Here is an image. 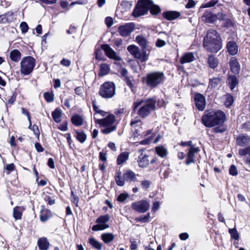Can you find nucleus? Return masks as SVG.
I'll list each match as a JSON object with an SVG mask.
<instances>
[{
    "mask_svg": "<svg viewBox=\"0 0 250 250\" xmlns=\"http://www.w3.org/2000/svg\"><path fill=\"white\" fill-rule=\"evenodd\" d=\"M141 102L134 104L133 112L132 113V119L130 125L132 127V134L130 138L131 142L138 146L140 142L141 128Z\"/></svg>",
    "mask_w": 250,
    "mask_h": 250,
    "instance_id": "1",
    "label": "nucleus"
},
{
    "mask_svg": "<svg viewBox=\"0 0 250 250\" xmlns=\"http://www.w3.org/2000/svg\"><path fill=\"white\" fill-rule=\"evenodd\" d=\"M204 48L210 52L216 53L222 48L220 34L215 30H208L203 42Z\"/></svg>",
    "mask_w": 250,
    "mask_h": 250,
    "instance_id": "2",
    "label": "nucleus"
},
{
    "mask_svg": "<svg viewBox=\"0 0 250 250\" xmlns=\"http://www.w3.org/2000/svg\"><path fill=\"white\" fill-rule=\"evenodd\" d=\"M226 120V115L224 112L206 111L202 118V123L206 127H211L223 124Z\"/></svg>",
    "mask_w": 250,
    "mask_h": 250,
    "instance_id": "3",
    "label": "nucleus"
},
{
    "mask_svg": "<svg viewBox=\"0 0 250 250\" xmlns=\"http://www.w3.org/2000/svg\"><path fill=\"white\" fill-rule=\"evenodd\" d=\"M94 120L96 124L104 127L101 130L103 133L109 134L116 129L117 126L115 124V116L113 115H109L103 119H97L95 116Z\"/></svg>",
    "mask_w": 250,
    "mask_h": 250,
    "instance_id": "4",
    "label": "nucleus"
},
{
    "mask_svg": "<svg viewBox=\"0 0 250 250\" xmlns=\"http://www.w3.org/2000/svg\"><path fill=\"white\" fill-rule=\"evenodd\" d=\"M146 81L147 86L152 88H155L164 83L165 75L162 72H152L147 74Z\"/></svg>",
    "mask_w": 250,
    "mask_h": 250,
    "instance_id": "5",
    "label": "nucleus"
},
{
    "mask_svg": "<svg viewBox=\"0 0 250 250\" xmlns=\"http://www.w3.org/2000/svg\"><path fill=\"white\" fill-rule=\"evenodd\" d=\"M36 64V60L31 56H26L23 58L21 62L20 71L21 74L28 75L30 74Z\"/></svg>",
    "mask_w": 250,
    "mask_h": 250,
    "instance_id": "6",
    "label": "nucleus"
},
{
    "mask_svg": "<svg viewBox=\"0 0 250 250\" xmlns=\"http://www.w3.org/2000/svg\"><path fill=\"white\" fill-rule=\"evenodd\" d=\"M116 86L114 83L106 82L103 83L99 91V95L104 98H112L115 94Z\"/></svg>",
    "mask_w": 250,
    "mask_h": 250,
    "instance_id": "7",
    "label": "nucleus"
},
{
    "mask_svg": "<svg viewBox=\"0 0 250 250\" xmlns=\"http://www.w3.org/2000/svg\"><path fill=\"white\" fill-rule=\"evenodd\" d=\"M110 216L108 214L101 215L96 221L97 225H94L92 228L93 231H97L105 229L109 227L108 222L110 220Z\"/></svg>",
    "mask_w": 250,
    "mask_h": 250,
    "instance_id": "8",
    "label": "nucleus"
},
{
    "mask_svg": "<svg viewBox=\"0 0 250 250\" xmlns=\"http://www.w3.org/2000/svg\"><path fill=\"white\" fill-rule=\"evenodd\" d=\"M156 100L153 99L142 101V117H146L155 109Z\"/></svg>",
    "mask_w": 250,
    "mask_h": 250,
    "instance_id": "9",
    "label": "nucleus"
},
{
    "mask_svg": "<svg viewBox=\"0 0 250 250\" xmlns=\"http://www.w3.org/2000/svg\"><path fill=\"white\" fill-rule=\"evenodd\" d=\"M152 43L147 42L145 38L142 37V62L148 59L150 51L152 49Z\"/></svg>",
    "mask_w": 250,
    "mask_h": 250,
    "instance_id": "10",
    "label": "nucleus"
},
{
    "mask_svg": "<svg viewBox=\"0 0 250 250\" xmlns=\"http://www.w3.org/2000/svg\"><path fill=\"white\" fill-rule=\"evenodd\" d=\"M134 27L135 24L132 22L126 23L118 27V32L121 36L126 37L133 31Z\"/></svg>",
    "mask_w": 250,
    "mask_h": 250,
    "instance_id": "11",
    "label": "nucleus"
},
{
    "mask_svg": "<svg viewBox=\"0 0 250 250\" xmlns=\"http://www.w3.org/2000/svg\"><path fill=\"white\" fill-rule=\"evenodd\" d=\"M102 49L104 51L105 54L109 59L115 61H120L121 60V57L108 44L103 45Z\"/></svg>",
    "mask_w": 250,
    "mask_h": 250,
    "instance_id": "12",
    "label": "nucleus"
},
{
    "mask_svg": "<svg viewBox=\"0 0 250 250\" xmlns=\"http://www.w3.org/2000/svg\"><path fill=\"white\" fill-rule=\"evenodd\" d=\"M194 101L197 108L200 111L204 110L206 106L205 97L200 93H196L194 95Z\"/></svg>",
    "mask_w": 250,
    "mask_h": 250,
    "instance_id": "13",
    "label": "nucleus"
},
{
    "mask_svg": "<svg viewBox=\"0 0 250 250\" xmlns=\"http://www.w3.org/2000/svg\"><path fill=\"white\" fill-rule=\"evenodd\" d=\"M120 73L123 80L132 89L135 82L133 78L128 75L127 70L125 68H122L120 70Z\"/></svg>",
    "mask_w": 250,
    "mask_h": 250,
    "instance_id": "14",
    "label": "nucleus"
},
{
    "mask_svg": "<svg viewBox=\"0 0 250 250\" xmlns=\"http://www.w3.org/2000/svg\"><path fill=\"white\" fill-rule=\"evenodd\" d=\"M223 83V77L220 75H218L217 77L209 79L208 88L214 89L218 86H221Z\"/></svg>",
    "mask_w": 250,
    "mask_h": 250,
    "instance_id": "15",
    "label": "nucleus"
},
{
    "mask_svg": "<svg viewBox=\"0 0 250 250\" xmlns=\"http://www.w3.org/2000/svg\"><path fill=\"white\" fill-rule=\"evenodd\" d=\"M250 142V136L246 134H240L236 138V144L242 147L247 146Z\"/></svg>",
    "mask_w": 250,
    "mask_h": 250,
    "instance_id": "16",
    "label": "nucleus"
},
{
    "mask_svg": "<svg viewBox=\"0 0 250 250\" xmlns=\"http://www.w3.org/2000/svg\"><path fill=\"white\" fill-rule=\"evenodd\" d=\"M200 151L198 147H192L190 148L188 153L186 163L187 165H189L191 163H194L195 158V154L197 153Z\"/></svg>",
    "mask_w": 250,
    "mask_h": 250,
    "instance_id": "17",
    "label": "nucleus"
},
{
    "mask_svg": "<svg viewBox=\"0 0 250 250\" xmlns=\"http://www.w3.org/2000/svg\"><path fill=\"white\" fill-rule=\"evenodd\" d=\"M181 15L180 12L175 11H169L163 13V17L168 21H172L178 18Z\"/></svg>",
    "mask_w": 250,
    "mask_h": 250,
    "instance_id": "18",
    "label": "nucleus"
},
{
    "mask_svg": "<svg viewBox=\"0 0 250 250\" xmlns=\"http://www.w3.org/2000/svg\"><path fill=\"white\" fill-rule=\"evenodd\" d=\"M202 21L206 23H213L216 20V16L211 12L205 11L201 17Z\"/></svg>",
    "mask_w": 250,
    "mask_h": 250,
    "instance_id": "19",
    "label": "nucleus"
},
{
    "mask_svg": "<svg viewBox=\"0 0 250 250\" xmlns=\"http://www.w3.org/2000/svg\"><path fill=\"white\" fill-rule=\"evenodd\" d=\"M153 3L152 0H142V16L148 14Z\"/></svg>",
    "mask_w": 250,
    "mask_h": 250,
    "instance_id": "20",
    "label": "nucleus"
},
{
    "mask_svg": "<svg viewBox=\"0 0 250 250\" xmlns=\"http://www.w3.org/2000/svg\"><path fill=\"white\" fill-rule=\"evenodd\" d=\"M51 211L42 206L40 213V219L42 222H46L50 217Z\"/></svg>",
    "mask_w": 250,
    "mask_h": 250,
    "instance_id": "21",
    "label": "nucleus"
},
{
    "mask_svg": "<svg viewBox=\"0 0 250 250\" xmlns=\"http://www.w3.org/2000/svg\"><path fill=\"white\" fill-rule=\"evenodd\" d=\"M128 52L136 59H141V51L139 48L135 45H130L127 47Z\"/></svg>",
    "mask_w": 250,
    "mask_h": 250,
    "instance_id": "22",
    "label": "nucleus"
},
{
    "mask_svg": "<svg viewBox=\"0 0 250 250\" xmlns=\"http://www.w3.org/2000/svg\"><path fill=\"white\" fill-rule=\"evenodd\" d=\"M195 59L194 55L192 52H188L184 54L180 59V62L181 64L189 63Z\"/></svg>",
    "mask_w": 250,
    "mask_h": 250,
    "instance_id": "23",
    "label": "nucleus"
},
{
    "mask_svg": "<svg viewBox=\"0 0 250 250\" xmlns=\"http://www.w3.org/2000/svg\"><path fill=\"white\" fill-rule=\"evenodd\" d=\"M227 48L229 53L232 56L236 55L238 52V46L234 41H229L227 44Z\"/></svg>",
    "mask_w": 250,
    "mask_h": 250,
    "instance_id": "24",
    "label": "nucleus"
},
{
    "mask_svg": "<svg viewBox=\"0 0 250 250\" xmlns=\"http://www.w3.org/2000/svg\"><path fill=\"white\" fill-rule=\"evenodd\" d=\"M229 66L231 72L237 74L239 73L240 67L239 62L236 59H232L229 62Z\"/></svg>",
    "mask_w": 250,
    "mask_h": 250,
    "instance_id": "25",
    "label": "nucleus"
},
{
    "mask_svg": "<svg viewBox=\"0 0 250 250\" xmlns=\"http://www.w3.org/2000/svg\"><path fill=\"white\" fill-rule=\"evenodd\" d=\"M228 83L231 90H233L238 84V80L235 75H229Z\"/></svg>",
    "mask_w": 250,
    "mask_h": 250,
    "instance_id": "26",
    "label": "nucleus"
},
{
    "mask_svg": "<svg viewBox=\"0 0 250 250\" xmlns=\"http://www.w3.org/2000/svg\"><path fill=\"white\" fill-rule=\"evenodd\" d=\"M25 208L23 207L17 206L13 208V215L16 220H20L21 218L22 214Z\"/></svg>",
    "mask_w": 250,
    "mask_h": 250,
    "instance_id": "27",
    "label": "nucleus"
},
{
    "mask_svg": "<svg viewBox=\"0 0 250 250\" xmlns=\"http://www.w3.org/2000/svg\"><path fill=\"white\" fill-rule=\"evenodd\" d=\"M10 59L14 62H18L21 57V52L18 49H13L9 54Z\"/></svg>",
    "mask_w": 250,
    "mask_h": 250,
    "instance_id": "28",
    "label": "nucleus"
},
{
    "mask_svg": "<svg viewBox=\"0 0 250 250\" xmlns=\"http://www.w3.org/2000/svg\"><path fill=\"white\" fill-rule=\"evenodd\" d=\"M38 245L40 250H47L49 248V243L46 238L42 237L38 240Z\"/></svg>",
    "mask_w": 250,
    "mask_h": 250,
    "instance_id": "29",
    "label": "nucleus"
},
{
    "mask_svg": "<svg viewBox=\"0 0 250 250\" xmlns=\"http://www.w3.org/2000/svg\"><path fill=\"white\" fill-rule=\"evenodd\" d=\"M129 152L127 151L123 152L118 156L117 159V164L118 165H122L127 161L129 157Z\"/></svg>",
    "mask_w": 250,
    "mask_h": 250,
    "instance_id": "30",
    "label": "nucleus"
},
{
    "mask_svg": "<svg viewBox=\"0 0 250 250\" xmlns=\"http://www.w3.org/2000/svg\"><path fill=\"white\" fill-rule=\"evenodd\" d=\"M123 176L126 181H134L136 179L135 174L130 170L125 171Z\"/></svg>",
    "mask_w": 250,
    "mask_h": 250,
    "instance_id": "31",
    "label": "nucleus"
},
{
    "mask_svg": "<svg viewBox=\"0 0 250 250\" xmlns=\"http://www.w3.org/2000/svg\"><path fill=\"white\" fill-rule=\"evenodd\" d=\"M110 71L109 65L106 63H102L100 65V71L99 75L100 76H104L107 75Z\"/></svg>",
    "mask_w": 250,
    "mask_h": 250,
    "instance_id": "32",
    "label": "nucleus"
},
{
    "mask_svg": "<svg viewBox=\"0 0 250 250\" xmlns=\"http://www.w3.org/2000/svg\"><path fill=\"white\" fill-rule=\"evenodd\" d=\"M122 172L120 171H118L116 172L115 177V179L117 185L119 186H123L125 185V179L124 177H122Z\"/></svg>",
    "mask_w": 250,
    "mask_h": 250,
    "instance_id": "33",
    "label": "nucleus"
},
{
    "mask_svg": "<svg viewBox=\"0 0 250 250\" xmlns=\"http://www.w3.org/2000/svg\"><path fill=\"white\" fill-rule=\"evenodd\" d=\"M89 243L95 249L98 250H101L102 249V244L93 237L89 238Z\"/></svg>",
    "mask_w": 250,
    "mask_h": 250,
    "instance_id": "34",
    "label": "nucleus"
},
{
    "mask_svg": "<svg viewBox=\"0 0 250 250\" xmlns=\"http://www.w3.org/2000/svg\"><path fill=\"white\" fill-rule=\"evenodd\" d=\"M101 238L105 243H109L113 241L114 235L111 233H104L101 235Z\"/></svg>",
    "mask_w": 250,
    "mask_h": 250,
    "instance_id": "35",
    "label": "nucleus"
},
{
    "mask_svg": "<svg viewBox=\"0 0 250 250\" xmlns=\"http://www.w3.org/2000/svg\"><path fill=\"white\" fill-rule=\"evenodd\" d=\"M157 154L161 157L164 158L167 156V149L162 146H159L155 148Z\"/></svg>",
    "mask_w": 250,
    "mask_h": 250,
    "instance_id": "36",
    "label": "nucleus"
},
{
    "mask_svg": "<svg viewBox=\"0 0 250 250\" xmlns=\"http://www.w3.org/2000/svg\"><path fill=\"white\" fill-rule=\"evenodd\" d=\"M208 62L209 66L213 69L216 68L218 64L217 59L212 55H210L208 56Z\"/></svg>",
    "mask_w": 250,
    "mask_h": 250,
    "instance_id": "37",
    "label": "nucleus"
},
{
    "mask_svg": "<svg viewBox=\"0 0 250 250\" xmlns=\"http://www.w3.org/2000/svg\"><path fill=\"white\" fill-rule=\"evenodd\" d=\"M76 135V138L81 143H83L86 139V135L83 131L79 130L75 131Z\"/></svg>",
    "mask_w": 250,
    "mask_h": 250,
    "instance_id": "38",
    "label": "nucleus"
},
{
    "mask_svg": "<svg viewBox=\"0 0 250 250\" xmlns=\"http://www.w3.org/2000/svg\"><path fill=\"white\" fill-rule=\"evenodd\" d=\"M71 121L72 123L76 126L81 125L83 124V118L78 115L73 116L71 118Z\"/></svg>",
    "mask_w": 250,
    "mask_h": 250,
    "instance_id": "39",
    "label": "nucleus"
},
{
    "mask_svg": "<svg viewBox=\"0 0 250 250\" xmlns=\"http://www.w3.org/2000/svg\"><path fill=\"white\" fill-rule=\"evenodd\" d=\"M149 11H150L151 15L152 16H156L161 13V9L159 6L153 3Z\"/></svg>",
    "mask_w": 250,
    "mask_h": 250,
    "instance_id": "40",
    "label": "nucleus"
},
{
    "mask_svg": "<svg viewBox=\"0 0 250 250\" xmlns=\"http://www.w3.org/2000/svg\"><path fill=\"white\" fill-rule=\"evenodd\" d=\"M52 116L56 123H60L61 121L62 112L60 110L56 109L52 113Z\"/></svg>",
    "mask_w": 250,
    "mask_h": 250,
    "instance_id": "41",
    "label": "nucleus"
},
{
    "mask_svg": "<svg viewBox=\"0 0 250 250\" xmlns=\"http://www.w3.org/2000/svg\"><path fill=\"white\" fill-rule=\"evenodd\" d=\"M132 16L135 18L141 16V0H138L137 3L132 12Z\"/></svg>",
    "mask_w": 250,
    "mask_h": 250,
    "instance_id": "42",
    "label": "nucleus"
},
{
    "mask_svg": "<svg viewBox=\"0 0 250 250\" xmlns=\"http://www.w3.org/2000/svg\"><path fill=\"white\" fill-rule=\"evenodd\" d=\"M229 232L230 234L231 239H233L237 241L239 240L240 236L235 227L233 229H229Z\"/></svg>",
    "mask_w": 250,
    "mask_h": 250,
    "instance_id": "43",
    "label": "nucleus"
},
{
    "mask_svg": "<svg viewBox=\"0 0 250 250\" xmlns=\"http://www.w3.org/2000/svg\"><path fill=\"white\" fill-rule=\"evenodd\" d=\"M234 99L232 95L229 94L226 95V100L225 103V104L227 107L230 106L233 103Z\"/></svg>",
    "mask_w": 250,
    "mask_h": 250,
    "instance_id": "44",
    "label": "nucleus"
},
{
    "mask_svg": "<svg viewBox=\"0 0 250 250\" xmlns=\"http://www.w3.org/2000/svg\"><path fill=\"white\" fill-rule=\"evenodd\" d=\"M6 22H11L14 20V12L12 11L8 12L4 14Z\"/></svg>",
    "mask_w": 250,
    "mask_h": 250,
    "instance_id": "45",
    "label": "nucleus"
},
{
    "mask_svg": "<svg viewBox=\"0 0 250 250\" xmlns=\"http://www.w3.org/2000/svg\"><path fill=\"white\" fill-rule=\"evenodd\" d=\"M131 208L135 211L141 212V202L138 201L133 203L131 205Z\"/></svg>",
    "mask_w": 250,
    "mask_h": 250,
    "instance_id": "46",
    "label": "nucleus"
},
{
    "mask_svg": "<svg viewBox=\"0 0 250 250\" xmlns=\"http://www.w3.org/2000/svg\"><path fill=\"white\" fill-rule=\"evenodd\" d=\"M217 2L216 0H211L209 2L202 4L201 8L211 7L215 5Z\"/></svg>",
    "mask_w": 250,
    "mask_h": 250,
    "instance_id": "47",
    "label": "nucleus"
},
{
    "mask_svg": "<svg viewBox=\"0 0 250 250\" xmlns=\"http://www.w3.org/2000/svg\"><path fill=\"white\" fill-rule=\"evenodd\" d=\"M239 154L241 156H245L247 154H250V145L244 149H241L239 150Z\"/></svg>",
    "mask_w": 250,
    "mask_h": 250,
    "instance_id": "48",
    "label": "nucleus"
},
{
    "mask_svg": "<svg viewBox=\"0 0 250 250\" xmlns=\"http://www.w3.org/2000/svg\"><path fill=\"white\" fill-rule=\"evenodd\" d=\"M149 208V203L146 201L142 200V213L146 211Z\"/></svg>",
    "mask_w": 250,
    "mask_h": 250,
    "instance_id": "49",
    "label": "nucleus"
},
{
    "mask_svg": "<svg viewBox=\"0 0 250 250\" xmlns=\"http://www.w3.org/2000/svg\"><path fill=\"white\" fill-rule=\"evenodd\" d=\"M96 58L99 60H104L102 50L101 49L97 48L95 50Z\"/></svg>",
    "mask_w": 250,
    "mask_h": 250,
    "instance_id": "50",
    "label": "nucleus"
},
{
    "mask_svg": "<svg viewBox=\"0 0 250 250\" xmlns=\"http://www.w3.org/2000/svg\"><path fill=\"white\" fill-rule=\"evenodd\" d=\"M20 28L22 33L23 34L26 33L28 31L29 28L27 24L24 21H22L21 23Z\"/></svg>",
    "mask_w": 250,
    "mask_h": 250,
    "instance_id": "51",
    "label": "nucleus"
},
{
    "mask_svg": "<svg viewBox=\"0 0 250 250\" xmlns=\"http://www.w3.org/2000/svg\"><path fill=\"white\" fill-rule=\"evenodd\" d=\"M229 174L232 176H236L238 174V171L235 166L232 165L229 169Z\"/></svg>",
    "mask_w": 250,
    "mask_h": 250,
    "instance_id": "52",
    "label": "nucleus"
},
{
    "mask_svg": "<svg viewBox=\"0 0 250 250\" xmlns=\"http://www.w3.org/2000/svg\"><path fill=\"white\" fill-rule=\"evenodd\" d=\"M83 92H84V88L82 86L77 87L75 89V94L81 96V97L83 96Z\"/></svg>",
    "mask_w": 250,
    "mask_h": 250,
    "instance_id": "53",
    "label": "nucleus"
},
{
    "mask_svg": "<svg viewBox=\"0 0 250 250\" xmlns=\"http://www.w3.org/2000/svg\"><path fill=\"white\" fill-rule=\"evenodd\" d=\"M44 200L46 202H48V204L51 206L55 204V199L54 197H50V196H46Z\"/></svg>",
    "mask_w": 250,
    "mask_h": 250,
    "instance_id": "54",
    "label": "nucleus"
},
{
    "mask_svg": "<svg viewBox=\"0 0 250 250\" xmlns=\"http://www.w3.org/2000/svg\"><path fill=\"white\" fill-rule=\"evenodd\" d=\"M128 197V195L126 193L120 194L117 200L120 202H124Z\"/></svg>",
    "mask_w": 250,
    "mask_h": 250,
    "instance_id": "55",
    "label": "nucleus"
},
{
    "mask_svg": "<svg viewBox=\"0 0 250 250\" xmlns=\"http://www.w3.org/2000/svg\"><path fill=\"white\" fill-rule=\"evenodd\" d=\"M44 98L47 102H52L54 100L53 95L49 92L45 93Z\"/></svg>",
    "mask_w": 250,
    "mask_h": 250,
    "instance_id": "56",
    "label": "nucleus"
},
{
    "mask_svg": "<svg viewBox=\"0 0 250 250\" xmlns=\"http://www.w3.org/2000/svg\"><path fill=\"white\" fill-rule=\"evenodd\" d=\"M154 136H155V134L153 133L150 136L142 140V145H147L150 144Z\"/></svg>",
    "mask_w": 250,
    "mask_h": 250,
    "instance_id": "57",
    "label": "nucleus"
},
{
    "mask_svg": "<svg viewBox=\"0 0 250 250\" xmlns=\"http://www.w3.org/2000/svg\"><path fill=\"white\" fill-rule=\"evenodd\" d=\"M149 164L148 157L145 156L142 158V167H146Z\"/></svg>",
    "mask_w": 250,
    "mask_h": 250,
    "instance_id": "58",
    "label": "nucleus"
},
{
    "mask_svg": "<svg viewBox=\"0 0 250 250\" xmlns=\"http://www.w3.org/2000/svg\"><path fill=\"white\" fill-rule=\"evenodd\" d=\"M166 44L165 41L161 39H158L156 42V46L158 47H162Z\"/></svg>",
    "mask_w": 250,
    "mask_h": 250,
    "instance_id": "59",
    "label": "nucleus"
},
{
    "mask_svg": "<svg viewBox=\"0 0 250 250\" xmlns=\"http://www.w3.org/2000/svg\"><path fill=\"white\" fill-rule=\"evenodd\" d=\"M60 63L64 66L68 67L71 65V61L68 59H63Z\"/></svg>",
    "mask_w": 250,
    "mask_h": 250,
    "instance_id": "60",
    "label": "nucleus"
},
{
    "mask_svg": "<svg viewBox=\"0 0 250 250\" xmlns=\"http://www.w3.org/2000/svg\"><path fill=\"white\" fill-rule=\"evenodd\" d=\"M160 203L159 202H155L153 203V207L151 209V211L155 212H156L160 208Z\"/></svg>",
    "mask_w": 250,
    "mask_h": 250,
    "instance_id": "61",
    "label": "nucleus"
},
{
    "mask_svg": "<svg viewBox=\"0 0 250 250\" xmlns=\"http://www.w3.org/2000/svg\"><path fill=\"white\" fill-rule=\"evenodd\" d=\"M151 182L148 180H145L142 182V187L143 188L147 189L149 188Z\"/></svg>",
    "mask_w": 250,
    "mask_h": 250,
    "instance_id": "62",
    "label": "nucleus"
},
{
    "mask_svg": "<svg viewBox=\"0 0 250 250\" xmlns=\"http://www.w3.org/2000/svg\"><path fill=\"white\" fill-rule=\"evenodd\" d=\"M105 22L108 27L111 26L113 23V20L110 17H106L105 18Z\"/></svg>",
    "mask_w": 250,
    "mask_h": 250,
    "instance_id": "63",
    "label": "nucleus"
},
{
    "mask_svg": "<svg viewBox=\"0 0 250 250\" xmlns=\"http://www.w3.org/2000/svg\"><path fill=\"white\" fill-rule=\"evenodd\" d=\"M195 5V2L193 0H188V3L186 5V8H191L193 7Z\"/></svg>",
    "mask_w": 250,
    "mask_h": 250,
    "instance_id": "64",
    "label": "nucleus"
}]
</instances>
